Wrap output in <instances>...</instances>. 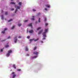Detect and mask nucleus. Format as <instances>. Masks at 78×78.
<instances>
[{
	"mask_svg": "<svg viewBox=\"0 0 78 78\" xmlns=\"http://www.w3.org/2000/svg\"><path fill=\"white\" fill-rule=\"evenodd\" d=\"M12 51L11 50L9 51H8V53L7 54V57H9L10 55V53H12Z\"/></svg>",
	"mask_w": 78,
	"mask_h": 78,
	"instance_id": "f257e3e1",
	"label": "nucleus"
},
{
	"mask_svg": "<svg viewBox=\"0 0 78 78\" xmlns=\"http://www.w3.org/2000/svg\"><path fill=\"white\" fill-rule=\"evenodd\" d=\"M34 54H35L36 55H38V52H37V51H35L34 52V53H33Z\"/></svg>",
	"mask_w": 78,
	"mask_h": 78,
	"instance_id": "f03ea898",
	"label": "nucleus"
},
{
	"mask_svg": "<svg viewBox=\"0 0 78 78\" xmlns=\"http://www.w3.org/2000/svg\"><path fill=\"white\" fill-rule=\"evenodd\" d=\"M43 36L46 37V33L45 32H44L43 33Z\"/></svg>",
	"mask_w": 78,
	"mask_h": 78,
	"instance_id": "7ed1b4c3",
	"label": "nucleus"
},
{
	"mask_svg": "<svg viewBox=\"0 0 78 78\" xmlns=\"http://www.w3.org/2000/svg\"><path fill=\"white\" fill-rule=\"evenodd\" d=\"M28 26L29 27H31V28H33V27H32V23H30L29 24H28Z\"/></svg>",
	"mask_w": 78,
	"mask_h": 78,
	"instance_id": "20e7f679",
	"label": "nucleus"
},
{
	"mask_svg": "<svg viewBox=\"0 0 78 78\" xmlns=\"http://www.w3.org/2000/svg\"><path fill=\"white\" fill-rule=\"evenodd\" d=\"M43 30L42 29L41 30H40V32H39L38 33V34H41L42 33Z\"/></svg>",
	"mask_w": 78,
	"mask_h": 78,
	"instance_id": "39448f33",
	"label": "nucleus"
},
{
	"mask_svg": "<svg viewBox=\"0 0 78 78\" xmlns=\"http://www.w3.org/2000/svg\"><path fill=\"white\" fill-rule=\"evenodd\" d=\"M16 38V37H15V38L14 42H15V43H16V42H17V39Z\"/></svg>",
	"mask_w": 78,
	"mask_h": 78,
	"instance_id": "423d86ee",
	"label": "nucleus"
},
{
	"mask_svg": "<svg viewBox=\"0 0 78 78\" xmlns=\"http://www.w3.org/2000/svg\"><path fill=\"white\" fill-rule=\"evenodd\" d=\"M29 32L30 33H33V30H30L29 31Z\"/></svg>",
	"mask_w": 78,
	"mask_h": 78,
	"instance_id": "0eeeda50",
	"label": "nucleus"
},
{
	"mask_svg": "<svg viewBox=\"0 0 78 78\" xmlns=\"http://www.w3.org/2000/svg\"><path fill=\"white\" fill-rule=\"evenodd\" d=\"M48 29H45V32L44 33H46L48 32Z\"/></svg>",
	"mask_w": 78,
	"mask_h": 78,
	"instance_id": "6e6552de",
	"label": "nucleus"
},
{
	"mask_svg": "<svg viewBox=\"0 0 78 78\" xmlns=\"http://www.w3.org/2000/svg\"><path fill=\"white\" fill-rule=\"evenodd\" d=\"M45 7H47L48 8H50V5H45Z\"/></svg>",
	"mask_w": 78,
	"mask_h": 78,
	"instance_id": "1a4fd4ad",
	"label": "nucleus"
},
{
	"mask_svg": "<svg viewBox=\"0 0 78 78\" xmlns=\"http://www.w3.org/2000/svg\"><path fill=\"white\" fill-rule=\"evenodd\" d=\"M26 49H25V50L26 51H28V48H27V47H26Z\"/></svg>",
	"mask_w": 78,
	"mask_h": 78,
	"instance_id": "9d476101",
	"label": "nucleus"
},
{
	"mask_svg": "<svg viewBox=\"0 0 78 78\" xmlns=\"http://www.w3.org/2000/svg\"><path fill=\"white\" fill-rule=\"evenodd\" d=\"M37 58V56H34V57H32V59L34 58Z\"/></svg>",
	"mask_w": 78,
	"mask_h": 78,
	"instance_id": "9b49d317",
	"label": "nucleus"
},
{
	"mask_svg": "<svg viewBox=\"0 0 78 78\" xmlns=\"http://www.w3.org/2000/svg\"><path fill=\"white\" fill-rule=\"evenodd\" d=\"M10 4H15V2H11L10 3Z\"/></svg>",
	"mask_w": 78,
	"mask_h": 78,
	"instance_id": "f8f14e48",
	"label": "nucleus"
},
{
	"mask_svg": "<svg viewBox=\"0 0 78 78\" xmlns=\"http://www.w3.org/2000/svg\"><path fill=\"white\" fill-rule=\"evenodd\" d=\"M41 29V27H39L38 28H37V30H38Z\"/></svg>",
	"mask_w": 78,
	"mask_h": 78,
	"instance_id": "ddd939ff",
	"label": "nucleus"
},
{
	"mask_svg": "<svg viewBox=\"0 0 78 78\" xmlns=\"http://www.w3.org/2000/svg\"><path fill=\"white\" fill-rule=\"evenodd\" d=\"M32 17H33V18L31 19V20H34V16H33Z\"/></svg>",
	"mask_w": 78,
	"mask_h": 78,
	"instance_id": "4468645a",
	"label": "nucleus"
},
{
	"mask_svg": "<svg viewBox=\"0 0 78 78\" xmlns=\"http://www.w3.org/2000/svg\"><path fill=\"white\" fill-rule=\"evenodd\" d=\"M22 3L21 2H19L18 3V5H22Z\"/></svg>",
	"mask_w": 78,
	"mask_h": 78,
	"instance_id": "2eb2a0df",
	"label": "nucleus"
},
{
	"mask_svg": "<svg viewBox=\"0 0 78 78\" xmlns=\"http://www.w3.org/2000/svg\"><path fill=\"white\" fill-rule=\"evenodd\" d=\"M38 40H39V38H37V39H35V40H34V41L36 42V41H38Z\"/></svg>",
	"mask_w": 78,
	"mask_h": 78,
	"instance_id": "dca6fc26",
	"label": "nucleus"
},
{
	"mask_svg": "<svg viewBox=\"0 0 78 78\" xmlns=\"http://www.w3.org/2000/svg\"><path fill=\"white\" fill-rule=\"evenodd\" d=\"M1 18L2 20H4V18L3 17V15L1 16Z\"/></svg>",
	"mask_w": 78,
	"mask_h": 78,
	"instance_id": "f3484780",
	"label": "nucleus"
},
{
	"mask_svg": "<svg viewBox=\"0 0 78 78\" xmlns=\"http://www.w3.org/2000/svg\"><path fill=\"white\" fill-rule=\"evenodd\" d=\"M41 22V18H39L38 20V22Z\"/></svg>",
	"mask_w": 78,
	"mask_h": 78,
	"instance_id": "a211bd4d",
	"label": "nucleus"
},
{
	"mask_svg": "<svg viewBox=\"0 0 78 78\" xmlns=\"http://www.w3.org/2000/svg\"><path fill=\"white\" fill-rule=\"evenodd\" d=\"M5 30H3V31H2V34H4V33H5Z\"/></svg>",
	"mask_w": 78,
	"mask_h": 78,
	"instance_id": "6ab92c4d",
	"label": "nucleus"
},
{
	"mask_svg": "<svg viewBox=\"0 0 78 78\" xmlns=\"http://www.w3.org/2000/svg\"><path fill=\"white\" fill-rule=\"evenodd\" d=\"M9 47V45H6L5 46V47L6 48H8V47Z\"/></svg>",
	"mask_w": 78,
	"mask_h": 78,
	"instance_id": "aec40b11",
	"label": "nucleus"
},
{
	"mask_svg": "<svg viewBox=\"0 0 78 78\" xmlns=\"http://www.w3.org/2000/svg\"><path fill=\"white\" fill-rule=\"evenodd\" d=\"M8 12H5V15H8Z\"/></svg>",
	"mask_w": 78,
	"mask_h": 78,
	"instance_id": "412c9836",
	"label": "nucleus"
},
{
	"mask_svg": "<svg viewBox=\"0 0 78 78\" xmlns=\"http://www.w3.org/2000/svg\"><path fill=\"white\" fill-rule=\"evenodd\" d=\"M12 19L9 20H8V22H11V21H12Z\"/></svg>",
	"mask_w": 78,
	"mask_h": 78,
	"instance_id": "4be33fe9",
	"label": "nucleus"
},
{
	"mask_svg": "<svg viewBox=\"0 0 78 78\" xmlns=\"http://www.w3.org/2000/svg\"><path fill=\"white\" fill-rule=\"evenodd\" d=\"M44 21H46V17H45V18H44Z\"/></svg>",
	"mask_w": 78,
	"mask_h": 78,
	"instance_id": "5701e85b",
	"label": "nucleus"
},
{
	"mask_svg": "<svg viewBox=\"0 0 78 78\" xmlns=\"http://www.w3.org/2000/svg\"><path fill=\"white\" fill-rule=\"evenodd\" d=\"M20 6H17V9H20Z\"/></svg>",
	"mask_w": 78,
	"mask_h": 78,
	"instance_id": "b1692460",
	"label": "nucleus"
},
{
	"mask_svg": "<svg viewBox=\"0 0 78 78\" xmlns=\"http://www.w3.org/2000/svg\"><path fill=\"white\" fill-rule=\"evenodd\" d=\"M37 48L36 47H35V48H34V50H36Z\"/></svg>",
	"mask_w": 78,
	"mask_h": 78,
	"instance_id": "393cba45",
	"label": "nucleus"
},
{
	"mask_svg": "<svg viewBox=\"0 0 78 78\" xmlns=\"http://www.w3.org/2000/svg\"><path fill=\"white\" fill-rule=\"evenodd\" d=\"M15 26H13L11 28V29H13L15 28Z\"/></svg>",
	"mask_w": 78,
	"mask_h": 78,
	"instance_id": "a878e982",
	"label": "nucleus"
},
{
	"mask_svg": "<svg viewBox=\"0 0 78 78\" xmlns=\"http://www.w3.org/2000/svg\"><path fill=\"white\" fill-rule=\"evenodd\" d=\"M8 30V29L7 28H5L4 30V31H5L6 30Z\"/></svg>",
	"mask_w": 78,
	"mask_h": 78,
	"instance_id": "bb28decb",
	"label": "nucleus"
},
{
	"mask_svg": "<svg viewBox=\"0 0 78 78\" xmlns=\"http://www.w3.org/2000/svg\"><path fill=\"white\" fill-rule=\"evenodd\" d=\"M17 11V9H16V10H15V13H16Z\"/></svg>",
	"mask_w": 78,
	"mask_h": 78,
	"instance_id": "cd10ccee",
	"label": "nucleus"
},
{
	"mask_svg": "<svg viewBox=\"0 0 78 78\" xmlns=\"http://www.w3.org/2000/svg\"><path fill=\"white\" fill-rule=\"evenodd\" d=\"M28 21V20H25V21H24V22H27Z\"/></svg>",
	"mask_w": 78,
	"mask_h": 78,
	"instance_id": "c85d7f7f",
	"label": "nucleus"
},
{
	"mask_svg": "<svg viewBox=\"0 0 78 78\" xmlns=\"http://www.w3.org/2000/svg\"><path fill=\"white\" fill-rule=\"evenodd\" d=\"M40 14H41V13H39L37 14V16H39Z\"/></svg>",
	"mask_w": 78,
	"mask_h": 78,
	"instance_id": "c756f323",
	"label": "nucleus"
},
{
	"mask_svg": "<svg viewBox=\"0 0 78 78\" xmlns=\"http://www.w3.org/2000/svg\"><path fill=\"white\" fill-rule=\"evenodd\" d=\"M30 38V36H27V38L28 39H29Z\"/></svg>",
	"mask_w": 78,
	"mask_h": 78,
	"instance_id": "7c9ffc66",
	"label": "nucleus"
},
{
	"mask_svg": "<svg viewBox=\"0 0 78 78\" xmlns=\"http://www.w3.org/2000/svg\"><path fill=\"white\" fill-rule=\"evenodd\" d=\"M33 11H34V12H35V11H36V10H35V9H33Z\"/></svg>",
	"mask_w": 78,
	"mask_h": 78,
	"instance_id": "2f4dec72",
	"label": "nucleus"
},
{
	"mask_svg": "<svg viewBox=\"0 0 78 78\" xmlns=\"http://www.w3.org/2000/svg\"><path fill=\"white\" fill-rule=\"evenodd\" d=\"M21 24H18V26H19V27L21 26Z\"/></svg>",
	"mask_w": 78,
	"mask_h": 78,
	"instance_id": "473e14b6",
	"label": "nucleus"
},
{
	"mask_svg": "<svg viewBox=\"0 0 78 78\" xmlns=\"http://www.w3.org/2000/svg\"><path fill=\"white\" fill-rule=\"evenodd\" d=\"M34 39H30V41H33V40H34Z\"/></svg>",
	"mask_w": 78,
	"mask_h": 78,
	"instance_id": "72a5a7b5",
	"label": "nucleus"
},
{
	"mask_svg": "<svg viewBox=\"0 0 78 78\" xmlns=\"http://www.w3.org/2000/svg\"><path fill=\"white\" fill-rule=\"evenodd\" d=\"M48 25V23H45V26H47Z\"/></svg>",
	"mask_w": 78,
	"mask_h": 78,
	"instance_id": "f704fd0d",
	"label": "nucleus"
},
{
	"mask_svg": "<svg viewBox=\"0 0 78 78\" xmlns=\"http://www.w3.org/2000/svg\"><path fill=\"white\" fill-rule=\"evenodd\" d=\"M46 39V38L44 37L43 38V40H45Z\"/></svg>",
	"mask_w": 78,
	"mask_h": 78,
	"instance_id": "c9c22d12",
	"label": "nucleus"
},
{
	"mask_svg": "<svg viewBox=\"0 0 78 78\" xmlns=\"http://www.w3.org/2000/svg\"><path fill=\"white\" fill-rule=\"evenodd\" d=\"M13 10H14V9H11V11H13Z\"/></svg>",
	"mask_w": 78,
	"mask_h": 78,
	"instance_id": "e433bc0d",
	"label": "nucleus"
},
{
	"mask_svg": "<svg viewBox=\"0 0 78 78\" xmlns=\"http://www.w3.org/2000/svg\"><path fill=\"white\" fill-rule=\"evenodd\" d=\"M6 40H3L2 41V42H3V41H6Z\"/></svg>",
	"mask_w": 78,
	"mask_h": 78,
	"instance_id": "4c0bfd02",
	"label": "nucleus"
},
{
	"mask_svg": "<svg viewBox=\"0 0 78 78\" xmlns=\"http://www.w3.org/2000/svg\"><path fill=\"white\" fill-rule=\"evenodd\" d=\"M21 38V36H19V37H18V38Z\"/></svg>",
	"mask_w": 78,
	"mask_h": 78,
	"instance_id": "58836bf2",
	"label": "nucleus"
},
{
	"mask_svg": "<svg viewBox=\"0 0 78 78\" xmlns=\"http://www.w3.org/2000/svg\"><path fill=\"white\" fill-rule=\"evenodd\" d=\"M3 49H1V52H2L3 51Z\"/></svg>",
	"mask_w": 78,
	"mask_h": 78,
	"instance_id": "ea45409f",
	"label": "nucleus"
},
{
	"mask_svg": "<svg viewBox=\"0 0 78 78\" xmlns=\"http://www.w3.org/2000/svg\"><path fill=\"white\" fill-rule=\"evenodd\" d=\"M10 38V37H9L8 38H7V39H9Z\"/></svg>",
	"mask_w": 78,
	"mask_h": 78,
	"instance_id": "a19ab883",
	"label": "nucleus"
},
{
	"mask_svg": "<svg viewBox=\"0 0 78 78\" xmlns=\"http://www.w3.org/2000/svg\"><path fill=\"white\" fill-rule=\"evenodd\" d=\"M27 56H29V54H27Z\"/></svg>",
	"mask_w": 78,
	"mask_h": 78,
	"instance_id": "79ce46f5",
	"label": "nucleus"
},
{
	"mask_svg": "<svg viewBox=\"0 0 78 78\" xmlns=\"http://www.w3.org/2000/svg\"><path fill=\"white\" fill-rule=\"evenodd\" d=\"M45 10H47V9H46V8H45Z\"/></svg>",
	"mask_w": 78,
	"mask_h": 78,
	"instance_id": "37998d69",
	"label": "nucleus"
},
{
	"mask_svg": "<svg viewBox=\"0 0 78 78\" xmlns=\"http://www.w3.org/2000/svg\"><path fill=\"white\" fill-rule=\"evenodd\" d=\"M41 43H43V42L42 41H41Z\"/></svg>",
	"mask_w": 78,
	"mask_h": 78,
	"instance_id": "c03bdc74",
	"label": "nucleus"
},
{
	"mask_svg": "<svg viewBox=\"0 0 78 78\" xmlns=\"http://www.w3.org/2000/svg\"><path fill=\"white\" fill-rule=\"evenodd\" d=\"M2 13H3V10H2Z\"/></svg>",
	"mask_w": 78,
	"mask_h": 78,
	"instance_id": "a18cd8bd",
	"label": "nucleus"
},
{
	"mask_svg": "<svg viewBox=\"0 0 78 78\" xmlns=\"http://www.w3.org/2000/svg\"><path fill=\"white\" fill-rule=\"evenodd\" d=\"M13 0H11V1H13Z\"/></svg>",
	"mask_w": 78,
	"mask_h": 78,
	"instance_id": "49530a36",
	"label": "nucleus"
},
{
	"mask_svg": "<svg viewBox=\"0 0 78 78\" xmlns=\"http://www.w3.org/2000/svg\"><path fill=\"white\" fill-rule=\"evenodd\" d=\"M28 33V31H27V33Z\"/></svg>",
	"mask_w": 78,
	"mask_h": 78,
	"instance_id": "de8ad7c7",
	"label": "nucleus"
}]
</instances>
